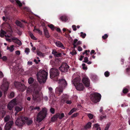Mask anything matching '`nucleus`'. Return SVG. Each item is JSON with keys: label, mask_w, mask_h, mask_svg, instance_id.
Instances as JSON below:
<instances>
[{"label": "nucleus", "mask_w": 130, "mask_h": 130, "mask_svg": "<svg viewBox=\"0 0 130 130\" xmlns=\"http://www.w3.org/2000/svg\"><path fill=\"white\" fill-rule=\"evenodd\" d=\"M58 83L60 84V86L56 88L55 93L57 95L59 96L62 93L63 89L67 86V84L65 79L63 78L59 79Z\"/></svg>", "instance_id": "f257e3e1"}, {"label": "nucleus", "mask_w": 130, "mask_h": 130, "mask_svg": "<svg viewBox=\"0 0 130 130\" xmlns=\"http://www.w3.org/2000/svg\"><path fill=\"white\" fill-rule=\"evenodd\" d=\"M38 82L40 84L44 83L47 79V73L43 70H40L36 75Z\"/></svg>", "instance_id": "f03ea898"}, {"label": "nucleus", "mask_w": 130, "mask_h": 130, "mask_svg": "<svg viewBox=\"0 0 130 130\" xmlns=\"http://www.w3.org/2000/svg\"><path fill=\"white\" fill-rule=\"evenodd\" d=\"M48 109L44 107L38 113L37 118V121L39 122L44 119L47 115Z\"/></svg>", "instance_id": "7ed1b4c3"}, {"label": "nucleus", "mask_w": 130, "mask_h": 130, "mask_svg": "<svg viewBox=\"0 0 130 130\" xmlns=\"http://www.w3.org/2000/svg\"><path fill=\"white\" fill-rule=\"evenodd\" d=\"M59 74V71L57 69L52 68L50 70V77L54 81H58Z\"/></svg>", "instance_id": "20e7f679"}, {"label": "nucleus", "mask_w": 130, "mask_h": 130, "mask_svg": "<svg viewBox=\"0 0 130 130\" xmlns=\"http://www.w3.org/2000/svg\"><path fill=\"white\" fill-rule=\"evenodd\" d=\"M34 89L32 94V98L33 100L35 102H39L41 100V94L38 90V88L36 86L34 88Z\"/></svg>", "instance_id": "39448f33"}, {"label": "nucleus", "mask_w": 130, "mask_h": 130, "mask_svg": "<svg viewBox=\"0 0 130 130\" xmlns=\"http://www.w3.org/2000/svg\"><path fill=\"white\" fill-rule=\"evenodd\" d=\"M101 97V95L100 94L96 92L91 94L90 96L92 101L95 103L100 101Z\"/></svg>", "instance_id": "423d86ee"}, {"label": "nucleus", "mask_w": 130, "mask_h": 130, "mask_svg": "<svg viewBox=\"0 0 130 130\" xmlns=\"http://www.w3.org/2000/svg\"><path fill=\"white\" fill-rule=\"evenodd\" d=\"M9 83L7 81L6 79L4 78L3 84L1 86V89L4 92V94L6 93V91L8 90L9 88Z\"/></svg>", "instance_id": "0eeeda50"}, {"label": "nucleus", "mask_w": 130, "mask_h": 130, "mask_svg": "<svg viewBox=\"0 0 130 130\" xmlns=\"http://www.w3.org/2000/svg\"><path fill=\"white\" fill-rule=\"evenodd\" d=\"M28 119V118L26 117L24 118H19L17 120L15 123L16 125L19 126H22L24 124L25 120Z\"/></svg>", "instance_id": "6e6552de"}, {"label": "nucleus", "mask_w": 130, "mask_h": 130, "mask_svg": "<svg viewBox=\"0 0 130 130\" xmlns=\"http://www.w3.org/2000/svg\"><path fill=\"white\" fill-rule=\"evenodd\" d=\"M69 68V67L67 63H63L59 68V69L61 72H65L68 71Z\"/></svg>", "instance_id": "1a4fd4ad"}, {"label": "nucleus", "mask_w": 130, "mask_h": 130, "mask_svg": "<svg viewBox=\"0 0 130 130\" xmlns=\"http://www.w3.org/2000/svg\"><path fill=\"white\" fill-rule=\"evenodd\" d=\"M82 81L85 86L88 87L90 85V80L87 76H85L83 78Z\"/></svg>", "instance_id": "9d476101"}, {"label": "nucleus", "mask_w": 130, "mask_h": 130, "mask_svg": "<svg viewBox=\"0 0 130 130\" xmlns=\"http://www.w3.org/2000/svg\"><path fill=\"white\" fill-rule=\"evenodd\" d=\"M16 101L15 99H13L8 104L7 106V108L10 110H12L14 105L16 104Z\"/></svg>", "instance_id": "9b49d317"}, {"label": "nucleus", "mask_w": 130, "mask_h": 130, "mask_svg": "<svg viewBox=\"0 0 130 130\" xmlns=\"http://www.w3.org/2000/svg\"><path fill=\"white\" fill-rule=\"evenodd\" d=\"M13 124V122L12 121H9L7 122L5 126V130H10Z\"/></svg>", "instance_id": "f8f14e48"}, {"label": "nucleus", "mask_w": 130, "mask_h": 130, "mask_svg": "<svg viewBox=\"0 0 130 130\" xmlns=\"http://www.w3.org/2000/svg\"><path fill=\"white\" fill-rule=\"evenodd\" d=\"M77 90H83L84 88V86L82 83H80L75 86Z\"/></svg>", "instance_id": "ddd939ff"}, {"label": "nucleus", "mask_w": 130, "mask_h": 130, "mask_svg": "<svg viewBox=\"0 0 130 130\" xmlns=\"http://www.w3.org/2000/svg\"><path fill=\"white\" fill-rule=\"evenodd\" d=\"M12 39L14 42L16 43L19 45L21 46L22 45V43L21 41L17 38L14 37L12 38Z\"/></svg>", "instance_id": "4468645a"}, {"label": "nucleus", "mask_w": 130, "mask_h": 130, "mask_svg": "<svg viewBox=\"0 0 130 130\" xmlns=\"http://www.w3.org/2000/svg\"><path fill=\"white\" fill-rule=\"evenodd\" d=\"M43 31L44 35L45 37L47 38H49L50 37V36L49 35L48 31L46 27H44L43 28Z\"/></svg>", "instance_id": "2eb2a0df"}, {"label": "nucleus", "mask_w": 130, "mask_h": 130, "mask_svg": "<svg viewBox=\"0 0 130 130\" xmlns=\"http://www.w3.org/2000/svg\"><path fill=\"white\" fill-rule=\"evenodd\" d=\"M80 79L79 77H76L74 79L72 82L75 86L80 83Z\"/></svg>", "instance_id": "dca6fc26"}, {"label": "nucleus", "mask_w": 130, "mask_h": 130, "mask_svg": "<svg viewBox=\"0 0 130 130\" xmlns=\"http://www.w3.org/2000/svg\"><path fill=\"white\" fill-rule=\"evenodd\" d=\"M12 3H15L14 1L16 2V3H17V4L20 7H21L22 6V3L20 2L19 0H9Z\"/></svg>", "instance_id": "f3484780"}, {"label": "nucleus", "mask_w": 130, "mask_h": 130, "mask_svg": "<svg viewBox=\"0 0 130 130\" xmlns=\"http://www.w3.org/2000/svg\"><path fill=\"white\" fill-rule=\"evenodd\" d=\"M56 45L58 47L64 48V47L60 41H57L55 42Z\"/></svg>", "instance_id": "a211bd4d"}, {"label": "nucleus", "mask_w": 130, "mask_h": 130, "mask_svg": "<svg viewBox=\"0 0 130 130\" xmlns=\"http://www.w3.org/2000/svg\"><path fill=\"white\" fill-rule=\"evenodd\" d=\"M58 114L57 113L55 115H54L53 117L51 118V120L52 122H54L56 121L57 120L58 118Z\"/></svg>", "instance_id": "6ab92c4d"}, {"label": "nucleus", "mask_w": 130, "mask_h": 130, "mask_svg": "<svg viewBox=\"0 0 130 130\" xmlns=\"http://www.w3.org/2000/svg\"><path fill=\"white\" fill-rule=\"evenodd\" d=\"M60 19L61 21L64 22H66L68 20L67 17L66 16H62Z\"/></svg>", "instance_id": "aec40b11"}, {"label": "nucleus", "mask_w": 130, "mask_h": 130, "mask_svg": "<svg viewBox=\"0 0 130 130\" xmlns=\"http://www.w3.org/2000/svg\"><path fill=\"white\" fill-rule=\"evenodd\" d=\"M91 123L90 122H89L86 124L85 128V129H87L90 128L91 127Z\"/></svg>", "instance_id": "412c9836"}, {"label": "nucleus", "mask_w": 130, "mask_h": 130, "mask_svg": "<svg viewBox=\"0 0 130 130\" xmlns=\"http://www.w3.org/2000/svg\"><path fill=\"white\" fill-rule=\"evenodd\" d=\"M77 110V109L75 108H72L68 113L69 115H71L74 112L76 111Z\"/></svg>", "instance_id": "4be33fe9"}, {"label": "nucleus", "mask_w": 130, "mask_h": 130, "mask_svg": "<svg viewBox=\"0 0 130 130\" xmlns=\"http://www.w3.org/2000/svg\"><path fill=\"white\" fill-rule=\"evenodd\" d=\"M34 81V79L32 77H30L28 79V82L29 84H32Z\"/></svg>", "instance_id": "5701e85b"}, {"label": "nucleus", "mask_w": 130, "mask_h": 130, "mask_svg": "<svg viewBox=\"0 0 130 130\" xmlns=\"http://www.w3.org/2000/svg\"><path fill=\"white\" fill-rule=\"evenodd\" d=\"M58 114V118L59 119H61L64 116V115L63 113H62L60 114L59 113H57Z\"/></svg>", "instance_id": "b1692460"}, {"label": "nucleus", "mask_w": 130, "mask_h": 130, "mask_svg": "<svg viewBox=\"0 0 130 130\" xmlns=\"http://www.w3.org/2000/svg\"><path fill=\"white\" fill-rule=\"evenodd\" d=\"M14 95L15 93L14 92H12L10 93V95H9L8 98L10 99H12L14 97Z\"/></svg>", "instance_id": "393cba45"}, {"label": "nucleus", "mask_w": 130, "mask_h": 130, "mask_svg": "<svg viewBox=\"0 0 130 130\" xmlns=\"http://www.w3.org/2000/svg\"><path fill=\"white\" fill-rule=\"evenodd\" d=\"M23 108L22 107H20L19 106H16L15 108V110L16 111L19 112L22 110Z\"/></svg>", "instance_id": "a878e982"}, {"label": "nucleus", "mask_w": 130, "mask_h": 130, "mask_svg": "<svg viewBox=\"0 0 130 130\" xmlns=\"http://www.w3.org/2000/svg\"><path fill=\"white\" fill-rule=\"evenodd\" d=\"M10 119V116L9 115H7L4 118L5 122H7L9 121Z\"/></svg>", "instance_id": "bb28decb"}, {"label": "nucleus", "mask_w": 130, "mask_h": 130, "mask_svg": "<svg viewBox=\"0 0 130 130\" xmlns=\"http://www.w3.org/2000/svg\"><path fill=\"white\" fill-rule=\"evenodd\" d=\"M104 74L106 77H107L109 76L110 74L108 71H106L105 72Z\"/></svg>", "instance_id": "cd10ccee"}, {"label": "nucleus", "mask_w": 130, "mask_h": 130, "mask_svg": "<svg viewBox=\"0 0 130 130\" xmlns=\"http://www.w3.org/2000/svg\"><path fill=\"white\" fill-rule=\"evenodd\" d=\"M1 115L2 118H3L6 114V112L4 110H2L1 112Z\"/></svg>", "instance_id": "c85d7f7f"}, {"label": "nucleus", "mask_w": 130, "mask_h": 130, "mask_svg": "<svg viewBox=\"0 0 130 130\" xmlns=\"http://www.w3.org/2000/svg\"><path fill=\"white\" fill-rule=\"evenodd\" d=\"M26 122V124L28 125H31L32 122V120H28Z\"/></svg>", "instance_id": "c756f323"}, {"label": "nucleus", "mask_w": 130, "mask_h": 130, "mask_svg": "<svg viewBox=\"0 0 130 130\" xmlns=\"http://www.w3.org/2000/svg\"><path fill=\"white\" fill-rule=\"evenodd\" d=\"M80 36L83 38H84L86 36V34L85 33H84L83 32H81L80 33Z\"/></svg>", "instance_id": "7c9ffc66"}, {"label": "nucleus", "mask_w": 130, "mask_h": 130, "mask_svg": "<svg viewBox=\"0 0 130 130\" xmlns=\"http://www.w3.org/2000/svg\"><path fill=\"white\" fill-rule=\"evenodd\" d=\"M50 111L52 114H54L55 112V110L54 108L51 107L50 109Z\"/></svg>", "instance_id": "2f4dec72"}, {"label": "nucleus", "mask_w": 130, "mask_h": 130, "mask_svg": "<svg viewBox=\"0 0 130 130\" xmlns=\"http://www.w3.org/2000/svg\"><path fill=\"white\" fill-rule=\"evenodd\" d=\"M88 116L90 119H92L93 117V115L91 113H88Z\"/></svg>", "instance_id": "473e14b6"}, {"label": "nucleus", "mask_w": 130, "mask_h": 130, "mask_svg": "<svg viewBox=\"0 0 130 130\" xmlns=\"http://www.w3.org/2000/svg\"><path fill=\"white\" fill-rule=\"evenodd\" d=\"M128 92V90L127 88H125L123 89V92L124 94L127 93Z\"/></svg>", "instance_id": "72a5a7b5"}, {"label": "nucleus", "mask_w": 130, "mask_h": 130, "mask_svg": "<svg viewBox=\"0 0 130 130\" xmlns=\"http://www.w3.org/2000/svg\"><path fill=\"white\" fill-rule=\"evenodd\" d=\"M84 60L83 61V62L87 63L88 61V58L87 57H85L84 58Z\"/></svg>", "instance_id": "f704fd0d"}, {"label": "nucleus", "mask_w": 130, "mask_h": 130, "mask_svg": "<svg viewBox=\"0 0 130 130\" xmlns=\"http://www.w3.org/2000/svg\"><path fill=\"white\" fill-rule=\"evenodd\" d=\"M48 26L52 30H54V26L52 24H50L48 25Z\"/></svg>", "instance_id": "c9c22d12"}, {"label": "nucleus", "mask_w": 130, "mask_h": 130, "mask_svg": "<svg viewBox=\"0 0 130 130\" xmlns=\"http://www.w3.org/2000/svg\"><path fill=\"white\" fill-rule=\"evenodd\" d=\"M25 52L26 53L27 55H28L30 52L29 49L28 48H26L25 51Z\"/></svg>", "instance_id": "e433bc0d"}, {"label": "nucleus", "mask_w": 130, "mask_h": 130, "mask_svg": "<svg viewBox=\"0 0 130 130\" xmlns=\"http://www.w3.org/2000/svg\"><path fill=\"white\" fill-rule=\"evenodd\" d=\"M108 37V35L107 34H105L102 36V38L104 40H105Z\"/></svg>", "instance_id": "4c0bfd02"}, {"label": "nucleus", "mask_w": 130, "mask_h": 130, "mask_svg": "<svg viewBox=\"0 0 130 130\" xmlns=\"http://www.w3.org/2000/svg\"><path fill=\"white\" fill-rule=\"evenodd\" d=\"M83 69L84 70H86L87 69V68L86 66V64L85 63H83L82 64Z\"/></svg>", "instance_id": "58836bf2"}, {"label": "nucleus", "mask_w": 130, "mask_h": 130, "mask_svg": "<svg viewBox=\"0 0 130 130\" xmlns=\"http://www.w3.org/2000/svg\"><path fill=\"white\" fill-rule=\"evenodd\" d=\"M61 56L62 54L61 53L57 52L55 56L56 57H61Z\"/></svg>", "instance_id": "ea45409f"}, {"label": "nucleus", "mask_w": 130, "mask_h": 130, "mask_svg": "<svg viewBox=\"0 0 130 130\" xmlns=\"http://www.w3.org/2000/svg\"><path fill=\"white\" fill-rule=\"evenodd\" d=\"M37 54L39 56L42 55V53L41 52L39 51H37Z\"/></svg>", "instance_id": "a19ab883"}, {"label": "nucleus", "mask_w": 130, "mask_h": 130, "mask_svg": "<svg viewBox=\"0 0 130 130\" xmlns=\"http://www.w3.org/2000/svg\"><path fill=\"white\" fill-rule=\"evenodd\" d=\"M78 114V113H75L72 115L71 116V117L72 118H73L74 117H76L77 116Z\"/></svg>", "instance_id": "79ce46f5"}, {"label": "nucleus", "mask_w": 130, "mask_h": 130, "mask_svg": "<svg viewBox=\"0 0 130 130\" xmlns=\"http://www.w3.org/2000/svg\"><path fill=\"white\" fill-rule=\"evenodd\" d=\"M13 47H14V45H11V46L10 48L9 51L11 52H13L14 50V48H13Z\"/></svg>", "instance_id": "37998d69"}, {"label": "nucleus", "mask_w": 130, "mask_h": 130, "mask_svg": "<svg viewBox=\"0 0 130 130\" xmlns=\"http://www.w3.org/2000/svg\"><path fill=\"white\" fill-rule=\"evenodd\" d=\"M1 59H2L3 61H6L7 60V57L6 56H3V57H1Z\"/></svg>", "instance_id": "c03bdc74"}, {"label": "nucleus", "mask_w": 130, "mask_h": 130, "mask_svg": "<svg viewBox=\"0 0 130 130\" xmlns=\"http://www.w3.org/2000/svg\"><path fill=\"white\" fill-rule=\"evenodd\" d=\"M21 86H22L23 87V89H22V91H24L25 90V89H26V87L23 84H21Z\"/></svg>", "instance_id": "a18cd8bd"}, {"label": "nucleus", "mask_w": 130, "mask_h": 130, "mask_svg": "<svg viewBox=\"0 0 130 130\" xmlns=\"http://www.w3.org/2000/svg\"><path fill=\"white\" fill-rule=\"evenodd\" d=\"M50 97H53L54 96V94L53 92H50Z\"/></svg>", "instance_id": "49530a36"}, {"label": "nucleus", "mask_w": 130, "mask_h": 130, "mask_svg": "<svg viewBox=\"0 0 130 130\" xmlns=\"http://www.w3.org/2000/svg\"><path fill=\"white\" fill-rule=\"evenodd\" d=\"M92 78L94 80H96L97 78V76L96 75H92Z\"/></svg>", "instance_id": "de8ad7c7"}, {"label": "nucleus", "mask_w": 130, "mask_h": 130, "mask_svg": "<svg viewBox=\"0 0 130 130\" xmlns=\"http://www.w3.org/2000/svg\"><path fill=\"white\" fill-rule=\"evenodd\" d=\"M72 27L74 31H76L77 30L76 26L75 25H73L72 26Z\"/></svg>", "instance_id": "09e8293b"}, {"label": "nucleus", "mask_w": 130, "mask_h": 130, "mask_svg": "<svg viewBox=\"0 0 130 130\" xmlns=\"http://www.w3.org/2000/svg\"><path fill=\"white\" fill-rule=\"evenodd\" d=\"M106 116H101L100 117V119L101 120H102L104 118H106Z\"/></svg>", "instance_id": "8fccbe9b"}, {"label": "nucleus", "mask_w": 130, "mask_h": 130, "mask_svg": "<svg viewBox=\"0 0 130 130\" xmlns=\"http://www.w3.org/2000/svg\"><path fill=\"white\" fill-rule=\"evenodd\" d=\"M45 101H47L48 100V98L46 96L43 97L42 98Z\"/></svg>", "instance_id": "3c124183"}, {"label": "nucleus", "mask_w": 130, "mask_h": 130, "mask_svg": "<svg viewBox=\"0 0 130 130\" xmlns=\"http://www.w3.org/2000/svg\"><path fill=\"white\" fill-rule=\"evenodd\" d=\"M57 52L55 50H54L53 51L52 53L54 54L55 56Z\"/></svg>", "instance_id": "603ef678"}, {"label": "nucleus", "mask_w": 130, "mask_h": 130, "mask_svg": "<svg viewBox=\"0 0 130 130\" xmlns=\"http://www.w3.org/2000/svg\"><path fill=\"white\" fill-rule=\"evenodd\" d=\"M0 33H1V34H2L4 35L6 34V32L5 31L2 29L1 30Z\"/></svg>", "instance_id": "864d4df0"}, {"label": "nucleus", "mask_w": 130, "mask_h": 130, "mask_svg": "<svg viewBox=\"0 0 130 130\" xmlns=\"http://www.w3.org/2000/svg\"><path fill=\"white\" fill-rule=\"evenodd\" d=\"M40 107L39 106H36L35 107H34L32 108V109H34V110H36L37 109L38 110H39L40 109Z\"/></svg>", "instance_id": "5fc2aeb1"}, {"label": "nucleus", "mask_w": 130, "mask_h": 130, "mask_svg": "<svg viewBox=\"0 0 130 130\" xmlns=\"http://www.w3.org/2000/svg\"><path fill=\"white\" fill-rule=\"evenodd\" d=\"M66 103L68 104H71L72 103V102L71 100H68L66 101Z\"/></svg>", "instance_id": "6e6d98bb"}, {"label": "nucleus", "mask_w": 130, "mask_h": 130, "mask_svg": "<svg viewBox=\"0 0 130 130\" xmlns=\"http://www.w3.org/2000/svg\"><path fill=\"white\" fill-rule=\"evenodd\" d=\"M94 125V128L96 127V128H99V125L98 124L96 123Z\"/></svg>", "instance_id": "4d7b16f0"}, {"label": "nucleus", "mask_w": 130, "mask_h": 130, "mask_svg": "<svg viewBox=\"0 0 130 130\" xmlns=\"http://www.w3.org/2000/svg\"><path fill=\"white\" fill-rule=\"evenodd\" d=\"M93 53H94L95 54L96 53H95V51L94 50H92L90 53V54L91 55Z\"/></svg>", "instance_id": "13d9d810"}, {"label": "nucleus", "mask_w": 130, "mask_h": 130, "mask_svg": "<svg viewBox=\"0 0 130 130\" xmlns=\"http://www.w3.org/2000/svg\"><path fill=\"white\" fill-rule=\"evenodd\" d=\"M15 53L16 54L19 55L20 54V51H17L15 52Z\"/></svg>", "instance_id": "bf43d9fd"}, {"label": "nucleus", "mask_w": 130, "mask_h": 130, "mask_svg": "<svg viewBox=\"0 0 130 130\" xmlns=\"http://www.w3.org/2000/svg\"><path fill=\"white\" fill-rule=\"evenodd\" d=\"M84 56L83 55H81L80 57L79 58V60L80 61H82L83 59V58L84 57Z\"/></svg>", "instance_id": "052dcab7"}, {"label": "nucleus", "mask_w": 130, "mask_h": 130, "mask_svg": "<svg viewBox=\"0 0 130 130\" xmlns=\"http://www.w3.org/2000/svg\"><path fill=\"white\" fill-rule=\"evenodd\" d=\"M77 49L79 51H81L82 50V48L80 46H79Z\"/></svg>", "instance_id": "680f3d73"}, {"label": "nucleus", "mask_w": 130, "mask_h": 130, "mask_svg": "<svg viewBox=\"0 0 130 130\" xmlns=\"http://www.w3.org/2000/svg\"><path fill=\"white\" fill-rule=\"evenodd\" d=\"M71 54L73 55H75V54H77L76 52V51H75V52H71Z\"/></svg>", "instance_id": "e2e57ef3"}, {"label": "nucleus", "mask_w": 130, "mask_h": 130, "mask_svg": "<svg viewBox=\"0 0 130 130\" xmlns=\"http://www.w3.org/2000/svg\"><path fill=\"white\" fill-rule=\"evenodd\" d=\"M78 41V40L77 39H75L73 41V43L74 44H76V43Z\"/></svg>", "instance_id": "0e129e2a"}, {"label": "nucleus", "mask_w": 130, "mask_h": 130, "mask_svg": "<svg viewBox=\"0 0 130 130\" xmlns=\"http://www.w3.org/2000/svg\"><path fill=\"white\" fill-rule=\"evenodd\" d=\"M94 130H101L100 127L96 128V127L94 128Z\"/></svg>", "instance_id": "69168bd1"}, {"label": "nucleus", "mask_w": 130, "mask_h": 130, "mask_svg": "<svg viewBox=\"0 0 130 130\" xmlns=\"http://www.w3.org/2000/svg\"><path fill=\"white\" fill-rule=\"evenodd\" d=\"M85 54H86V55L88 56H89V54H88L87 53L88 51H87V50H86L85 51Z\"/></svg>", "instance_id": "338daca9"}, {"label": "nucleus", "mask_w": 130, "mask_h": 130, "mask_svg": "<svg viewBox=\"0 0 130 130\" xmlns=\"http://www.w3.org/2000/svg\"><path fill=\"white\" fill-rule=\"evenodd\" d=\"M48 89L49 91H50V92H52L53 89L51 87H49L48 88Z\"/></svg>", "instance_id": "774afa93"}]
</instances>
